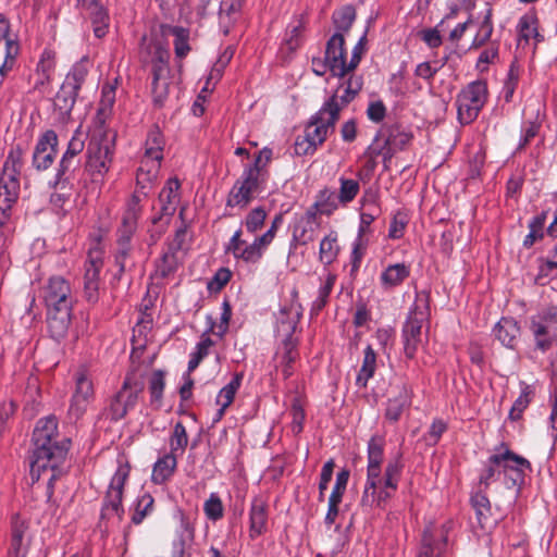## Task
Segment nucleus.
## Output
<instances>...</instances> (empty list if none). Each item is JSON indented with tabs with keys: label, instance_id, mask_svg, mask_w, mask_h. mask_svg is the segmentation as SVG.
<instances>
[{
	"label": "nucleus",
	"instance_id": "052dcab7",
	"mask_svg": "<svg viewBox=\"0 0 557 557\" xmlns=\"http://www.w3.org/2000/svg\"><path fill=\"white\" fill-rule=\"evenodd\" d=\"M267 216L268 213L263 207H256L247 213L242 225L246 227L249 234H255L263 226Z\"/></svg>",
	"mask_w": 557,
	"mask_h": 557
},
{
	"label": "nucleus",
	"instance_id": "4d7b16f0",
	"mask_svg": "<svg viewBox=\"0 0 557 557\" xmlns=\"http://www.w3.org/2000/svg\"><path fill=\"white\" fill-rule=\"evenodd\" d=\"M339 182V190H338V201L341 205L346 206L350 203L359 194L360 184L357 180L346 178L341 176L338 178Z\"/></svg>",
	"mask_w": 557,
	"mask_h": 557
},
{
	"label": "nucleus",
	"instance_id": "aec40b11",
	"mask_svg": "<svg viewBox=\"0 0 557 557\" xmlns=\"http://www.w3.org/2000/svg\"><path fill=\"white\" fill-rule=\"evenodd\" d=\"M58 136L54 131H46L37 140L33 153V166L37 171H45L51 166L55 158Z\"/></svg>",
	"mask_w": 557,
	"mask_h": 557
},
{
	"label": "nucleus",
	"instance_id": "3c124183",
	"mask_svg": "<svg viewBox=\"0 0 557 557\" xmlns=\"http://www.w3.org/2000/svg\"><path fill=\"white\" fill-rule=\"evenodd\" d=\"M188 434L182 422H176L170 435L169 446L170 454L175 456L183 455L188 445Z\"/></svg>",
	"mask_w": 557,
	"mask_h": 557
},
{
	"label": "nucleus",
	"instance_id": "473e14b6",
	"mask_svg": "<svg viewBox=\"0 0 557 557\" xmlns=\"http://www.w3.org/2000/svg\"><path fill=\"white\" fill-rule=\"evenodd\" d=\"M164 145L165 140L161 129L158 126H152L147 133L141 159L162 162Z\"/></svg>",
	"mask_w": 557,
	"mask_h": 557
},
{
	"label": "nucleus",
	"instance_id": "bb28decb",
	"mask_svg": "<svg viewBox=\"0 0 557 557\" xmlns=\"http://www.w3.org/2000/svg\"><path fill=\"white\" fill-rule=\"evenodd\" d=\"M268 505L261 497H253L249 508V537L256 540L267 532Z\"/></svg>",
	"mask_w": 557,
	"mask_h": 557
},
{
	"label": "nucleus",
	"instance_id": "72a5a7b5",
	"mask_svg": "<svg viewBox=\"0 0 557 557\" xmlns=\"http://www.w3.org/2000/svg\"><path fill=\"white\" fill-rule=\"evenodd\" d=\"M517 32L519 40L528 44L531 39L535 45L544 40V36L539 32V18L535 12H528L523 14L517 24Z\"/></svg>",
	"mask_w": 557,
	"mask_h": 557
},
{
	"label": "nucleus",
	"instance_id": "6ab92c4d",
	"mask_svg": "<svg viewBox=\"0 0 557 557\" xmlns=\"http://www.w3.org/2000/svg\"><path fill=\"white\" fill-rule=\"evenodd\" d=\"M302 317V307L297 301L280 309L276 317L275 334L277 339L298 338L295 332Z\"/></svg>",
	"mask_w": 557,
	"mask_h": 557
},
{
	"label": "nucleus",
	"instance_id": "603ef678",
	"mask_svg": "<svg viewBox=\"0 0 557 557\" xmlns=\"http://www.w3.org/2000/svg\"><path fill=\"white\" fill-rule=\"evenodd\" d=\"M493 30L492 9H487L480 24V28L470 45V49L472 50L484 47L491 40Z\"/></svg>",
	"mask_w": 557,
	"mask_h": 557
},
{
	"label": "nucleus",
	"instance_id": "c03bdc74",
	"mask_svg": "<svg viewBox=\"0 0 557 557\" xmlns=\"http://www.w3.org/2000/svg\"><path fill=\"white\" fill-rule=\"evenodd\" d=\"M341 202L338 201V197L334 190L330 188L321 189L317 197L313 206L310 209H313L317 213L330 215L337 208Z\"/></svg>",
	"mask_w": 557,
	"mask_h": 557
},
{
	"label": "nucleus",
	"instance_id": "2eb2a0df",
	"mask_svg": "<svg viewBox=\"0 0 557 557\" xmlns=\"http://www.w3.org/2000/svg\"><path fill=\"white\" fill-rule=\"evenodd\" d=\"M451 528V521L443 523L440 528L433 523L425 527L418 557H445Z\"/></svg>",
	"mask_w": 557,
	"mask_h": 557
},
{
	"label": "nucleus",
	"instance_id": "49530a36",
	"mask_svg": "<svg viewBox=\"0 0 557 557\" xmlns=\"http://www.w3.org/2000/svg\"><path fill=\"white\" fill-rule=\"evenodd\" d=\"M232 317V308L227 300H224L221 306V315L220 322L216 323L211 315H207V332H210L216 335L219 338H222L227 330L228 323Z\"/></svg>",
	"mask_w": 557,
	"mask_h": 557
},
{
	"label": "nucleus",
	"instance_id": "f704fd0d",
	"mask_svg": "<svg viewBox=\"0 0 557 557\" xmlns=\"http://www.w3.org/2000/svg\"><path fill=\"white\" fill-rule=\"evenodd\" d=\"M177 467V456L166 453L159 457L152 467L151 481L154 484H164L174 474Z\"/></svg>",
	"mask_w": 557,
	"mask_h": 557
},
{
	"label": "nucleus",
	"instance_id": "0e129e2a",
	"mask_svg": "<svg viewBox=\"0 0 557 557\" xmlns=\"http://www.w3.org/2000/svg\"><path fill=\"white\" fill-rule=\"evenodd\" d=\"M146 198L147 197H144L141 191L135 190V193L131 196V198L126 202V209L123 213L122 219L138 223V219L141 214V202Z\"/></svg>",
	"mask_w": 557,
	"mask_h": 557
},
{
	"label": "nucleus",
	"instance_id": "5fc2aeb1",
	"mask_svg": "<svg viewBox=\"0 0 557 557\" xmlns=\"http://www.w3.org/2000/svg\"><path fill=\"white\" fill-rule=\"evenodd\" d=\"M243 379V373H235L232 380L220 389L216 396V404L219 406L227 408L233 403L235 394L242 385Z\"/></svg>",
	"mask_w": 557,
	"mask_h": 557
},
{
	"label": "nucleus",
	"instance_id": "bf43d9fd",
	"mask_svg": "<svg viewBox=\"0 0 557 557\" xmlns=\"http://www.w3.org/2000/svg\"><path fill=\"white\" fill-rule=\"evenodd\" d=\"M109 110H104L102 108H98L96 115L91 122V135L90 136H100L101 138H114L115 134L107 128L106 123L107 119L110 115Z\"/></svg>",
	"mask_w": 557,
	"mask_h": 557
},
{
	"label": "nucleus",
	"instance_id": "6e6552de",
	"mask_svg": "<svg viewBox=\"0 0 557 557\" xmlns=\"http://www.w3.org/2000/svg\"><path fill=\"white\" fill-rule=\"evenodd\" d=\"M262 185L263 180L256 166H245L227 194L225 209L245 210L263 189Z\"/></svg>",
	"mask_w": 557,
	"mask_h": 557
},
{
	"label": "nucleus",
	"instance_id": "9b49d317",
	"mask_svg": "<svg viewBox=\"0 0 557 557\" xmlns=\"http://www.w3.org/2000/svg\"><path fill=\"white\" fill-rule=\"evenodd\" d=\"M243 228L239 227L234 232L228 243L226 244L225 250L231 253L236 260H242L245 263H258L267 248V237L256 236L252 243L248 244L242 239Z\"/></svg>",
	"mask_w": 557,
	"mask_h": 557
},
{
	"label": "nucleus",
	"instance_id": "37998d69",
	"mask_svg": "<svg viewBox=\"0 0 557 557\" xmlns=\"http://www.w3.org/2000/svg\"><path fill=\"white\" fill-rule=\"evenodd\" d=\"M20 177L1 174L0 175V203L12 206L20 196Z\"/></svg>",
	"mask_w": 557,
	"mask_h": 557
},
{
	"label": "nucleus",
	"instance_id": "58836bf2",
	"mask_svg": "<svg viewBox=\"0 0 557 557\" xmlns=\"http://www.w3.org/2000/svg\"><path fill=\"white\" fill-rule=\"evenodd\" d=\"M306 23L307 21L305 14H297L292 17V21L286 27L285 36L283 39L287 50L295 51L301 46Z\"/></svg>",
	"mask_w": 557,
	"mask_h": 557
},
{
	"label": "nucleus",
	"instance_id": "4468645a",
	"mask_svg": "<svg viewBox=\"0 0 557 557\" xmlns=\"http://www.w3.org/2000/svg\"><path fill=\"white\" fill-rule=\"evenodd\" d=\"M339 78L341 82L333 94L322 103L326 111L335 112V117L339 120L341 111L347 107L360 92L362 88V78L351 75L348 78Z\"/></svg>",
	"mask_w": 557,
	"mask_h": 557
},
{
	"label": "nucleus",
	"instance_id": "69168bd1",
	"mask_svg": "<svg viewBox=\"0 0 557 557\" xmlns=\"http://www.w3.org/2000/svg\"><path fill=\"white\" fill-rule=\"evenodd\" d=\"M203 512L206 517L215 522L223 517L224 508L218 493H211L203 504Z\"/></svg>",
	"mask_w": 557,
	"mask_h": 557
},
{
	"label": "nucleus",
	"instance_id": "a878e982",
	"mask_svg": "<svg viewBox=\"0 0 557 557\" xmlns=\"http://www.w3.org/2000/svg\"><path fill=\"white\" fill-rule=\"evenodd\" d=\"M319 222L317 212L308 209L295 223L293 227V243L307 245L314 239Z\"/></svg>",
	"mask_w": 557,
	"mask_h": 557
},
{
	"label": "nucleus",
	"instance_id": "a211bd4d",
	"mask_svg": "<svg viewBox=\"0 0 557 557\" xmlns=\"http://www.w3.org/2000/svg\"><path fill=\"white\" fill-rule=\"evenodd\" d=\"M44 300L47 308L73 307L74 298L67 280L63 276H51L44 288Z\"/></svg>",
	"mask_w": 557,
	"mask_h": 557
},
{
	"label": "nucleus",
	"instance_id": "39448f33",
	"mask_svg": "<svg viewBox=\"0 0 557 557\" xmlns=\"http://www.w3.org/2000/svg\"><path fill=\"white\" fill-rule=\"evenodd\" d=\"M430 315V293L421 290L416 294V299L410 308L403 326L404 352L408 359L416 356L421 342L422 326Z\"/></svg>",
	"mask_w": 557,
	"mask_h": 557
},
{
	"label": "nucleus",
	"instance_id": "393cba45",
	"mask_svg": "<svg viewBox=\"0 0 557 557\" xmlns=\"http://www.w3.org/2000/svg\"><path fill=\"white\" fill-rule=\"evenodd\" d=\"M144 50L150 57L152 79L159 81L169 77V51L159 42H149L144 47ZM146 61L148 62V60Z\"/></svg>",
	"mask_w": 557,
	"mask_h": 557
},
{
	"label": "nucleus",
	"instance_id": "864d4df0",
	"mask_svg": "<svg viewBox=\"0 0 557 557\" xmlns=\"http://www.w3.org/2000/svg\"><path fill=\"white\" fill-rule=\"evenodd\" d=\"M409 221L410 218L405 210H397L394 212L389 222L387 238L392 240L403 238Z\"/></svg>",
	"mask_w": 557,
	"mask_h": 557
},
{
	"label": "nucleus",
	"instance_id": "4be33fe9",
	"mask_svg": "<svg viewBox=\"0 0 557 557\" xmlns=\"http://www.w3.org/2000/svg\"><path fill=\"white\" fill-rule=\"evenodd\" d=\"M73 307L47 308V323L50 336L59 342L70 329Z\"/></svg>",
	"mask_w": 557,
	"mask_h": 557
},
{
	"label": "nucleus",
	"instance_id": "9d476101",
	"mask_svg": "<svg viewBox=\"0 0 557 557\" xmlns=\"http://www.w3.org/2000/svg\"><path fill=\"white\" fill-rule=\"evenodd\" d=\"M141 392V386L133 383L131 377H126L120 391L111 398L109 405L104 408L103 414L110 421L117 422L122 420L137 403Z\"/></svg>",
	"mask_w": 557,
	"mask_h": 557
},
{
	"label": "nucleus",
	"instance_id": "680f3d73",
	"mask_svg": "<svg viewBox=\"0 0 557 557\" xmlns=\"http://www.w3.org/2000/svg\"><path fill=\"white\" fill-rule=\"evenodd\" d=\"M103 265V261L99 253L92 256L89 252L88 260L85 262L84 282L86 283H98L100 284V272Z\"/></svg>",
	"mask_w": 557,
	"mask_h": 557
},
{
	"label": "nucleus",
	"instance_id": "f3484780",
	"mask_svg": "<svg viewBox=\"0 0 557 557\" xmlns=\"http://www.w3.org/2000/svg\"><path fill=\"white\" fill-rule=\"evenodd\" d=\"M337 121L335 112L326 111L325 108L321 107L311 115L304 135L317 147H320L326 140L329 134L335 131Z\"/></svg>",
	"mask_w": 557,
	"mask_h": 557
},
{
	"label": "nucleus",
	"instance_id": "8fccbe9b",
	"mask_svg": "<svg viewBox=\"0 0 557 557\" xmlns=\"http://www.w3.org/2000/svg\"><path fill=\"white\" fill-rule=\"evenodd\" d=\"M520 65L515 60L510 63L506 79L504 81L503 88H502V97L505 100V102L509 103L512 101L515 91L517 89L519 78H520Z\"/></svg>",
	"mask_w": 557,
	"mask_h": 557
},
{
	"label": "nucleus",
	"instance_id": "79ce46f5",
	"mask_svg": "<svg viewBox=\"0 0 557 557\" xmlns=\"http://www.w3.org/2000/svg\"><path fill=\"white\" fill-rule=\"evenodd\" d=\"M88 72L89 59L87 57H83L79 61L73 64L62 84L66 85L67 87H73L75 91L79 92L83 84L86 81Z\"/></svg>",
	"mask_w": 557,
	"mask_h": 557
},
{
	"label": "nucleus",
	"instance_id": "5701e85b",
	"mask_svg": "<svg viewBox=\"0 0 557 557\" xmlns=\"http://www.w3.org/2000/svg\"><path fill=\"white\" fill-rule=\"evenodd\" d=\"M180 187L181 183L177 178H169L159 194L161 215L152 220L153 223L166 218V223L176 211V206L180 201Z\"/></svg>",
	"mask_w": 557,
	"mask_h": 557
},
{
	"label": "nucleus",
	"instance_id": "412c9836",
	"mask_svg": "<svg viewBox=\"0 0 557 557\" xmlns=\"http://www.w3.org/2000/svg\"><path fill=\"white\" fill-rule=\"evenodd\" d=\"M325 58L329 61L332 75L343 78L345 76V59L347 58V52L344 35L342 33H334L327 40Z\"/></svg>",
	"mask_w": 557,
	"mask_h": 557
},
{
	"label": "nucleus",
	"instance_id": "ddd939ff",
	"mask_svg": "<svg viewBox=\"0 0 557 557\" xmlns=\"http://www.w3.org/2000/svg\"><path fill=\"white\" fill-rule=\"evenodd\" d=\"M94 398L92 381L86 370L82 369L75 373V387L67 410L69 418L74 421L81 419L86 413Z\"/></svg>",
	"mask_w": 557,
	"mask_h": 557
},
{
	"label": "nucleus",
	"instance_id": "a18cd8bd",
	"mask_svg": "<svg viewBox=\"0 0 557 557\" xmlns=\"http://www.w3.org/2000/svg\"><path fill=\"white\" fill-rule=\"evenodd\" d=\"M470 503L475 511L478 523L484 527L491 518V502L486 496L485 490L474 492L470 497Z\"/></svg>",
	"mask_w": 557,
	"mask_h": 557
},
{
	"label": "nucleus",
	"instance_id": "09e8293b",
	"mask_svg": "<svg viewBox=\"0 0 557 557\" xmlns=\"http://www.w3.org/2000/svg\"><path fill=\"white\" fill-rule=\"evenodd\" d=\"M23 154L24 149L21 145L12 146L4 160L1 174L20 177L23 166Z\"/></svg>",
	"mask_w": 557,
	"mask_h": 557
},
{
	"label": "nucleus",
	"instance_id": "c9c22d12",
	"mask_svg": "<svg viewBox=\"0 0 557 557\" xmlns=\"http://www.w3.org/2000/svg\"><path fill=\"white\" fill-rule=\"evenodd\" d=\"M78 92L73 87L62 84L53 99V108L61 121L70 117L76 102Z\"/></svg>",
	"mask_w": 557,
	"mask_h": 557
},
{
	"label": "nucleus",
	"instance_id": "338daca9",
	"mask_svg": "<svg viewBox=\"0 0 557 557\" xmlns=\"http://www.w3.org/2000/svg\"><path fill=\"white\" fill-rule=\"evenodd\" d=\"M171 33L174 36L175 54L178 58L186 57L190 50V47L188 44V39H189L188 29H186L184 27L175 26L172 28Z\"/></svg>",
	"mask_w": 557,
	"mask_h": 557
},
{
	"label": "nucleus",
	"instance_id": "f257e3e1",
	"mask_svg": "<svg viewBox=\"0 0 557 557\" xmlns=\"http://www.w3.org/2000/svg\"><path fill=\"white\" fill-rule=\"evenodd\" d=\"M58 420L48 416L37 421L33 432V450L29 456V475L32 483L46 482L47 500L53 496V482L65 473V459L70 440L58 443Z\"/></svg>",
	"mask_w": 557,
	"mask_h": 557
},
{
	"label": "nucleus",
	"instance_id": "c85d7f7f",
	"mask_svg": "<svg viewBox=\"0 0 557 557\" xmlns=\"http://www.w3.org/2000/svg\"><path fill=\"white\" fill-rule=\"evenodd\" d=\"M161 168V162L140 160V165L136 173V190L141 191L144 197H148L149 190L156 183Z\"/></svg>",
	"mask_w": 557,
	"mask_h": 557
},
{
	"label": "nucleus",
	"instance_id": "774afa93",
	"mask_svg": "<svg viewBox=\"0 0 557 557\" xmlns=\"http://www.w3.org/2000/svg\"><path fill=\"white\" fill-rule=\"evenodd\" d=\"M153 502V497L148 493H145L137 498L135 510L132 516V522L134 524L141 523L145 517L152 510Z\"/></svg>",
	"mask_w": 557,
	"mask_h": 557
},
{
	"label": "nucleus",
	"instance_id": "f8f14e48",
	"mask_svg": "<svg viewBox=\"0 0 557 557\" xmlns=\"http://www.w3.org/2000/svg\"><path fill=\"white\" fill-rule=\"evenodd\" d=\"M50 187L58 190H72L88 188L89 182L84 170H81L79 159L61 158L54 178L49 183Z\"/></svg>",
	"mask_w": 557,
	"mask_h": 557
},
{
	"label": "nucleus",
	"instance_id": "de8ad7c7",
	"mask_svg": "<svg viewBox=\"0 0 557 557\" xmlns=\"http://www.w3.org/2000/svg\"><path fill=\"white\" fill-rule=\"evenodd\" d=\"M336 276L332 273H327L325 280L321 283L315 299L312 301L310 314H318L329 302L330 295L333 290Z\"/></svg>",
	"mask_w": 557,
	"mask_h": 557
},
{
	"label": "nucleus",
	"instance_id": "13d9d810",
	"mask_svg": "<svg viewBox=\"0 0 557 557\" xmlns=\"http://www.w3.org/2000/svg\"><path fill=\"white\" fill-rule=\"evenodd\" d=\"M178 267L177 251L168 248L156 264V272L162 278L174 273Z\"/></svg>",
	"mask_w": 557,
	"mask_h": 557
},
{
	"label": "nucleus",
	"instance_id": "e433bc0d",
	"mask_svg": "<svg viewBox=\"0 0 557 557\" xmlns=\"http://www.w3.org/2000/svg\"><path fill=\"white\" fill-rule=\"evenodd\" d=\"M520 394L513 401L508 419L510 421H519L522 418L524 410L529 407L535 397L536 387L534 384H528L524 381L519 382Z\"/></svg>",
	"mask_w": 557,
	"mask_h": 557
},
{
	"label": "nucleus",
	"instance_id": "423d86ee",
	"mask_svg": "<svg viewBox=\"0 0 557 557\" xmlns=\"http://www.w3.org/2000/svg\"><path fill=\"white\" fill-rule=\"evenodd\" d=\"M129 476L128 463H120L112 475L107 492L103 496L100 520L107 524L119 523L124 516L123 492Z\"/></svg>",
	"mask_w": 557,
	"mask_h": 557
},
{
	"label": "nucleus",
	"instance_id": "7c9ffc66",
	"mask_svg": "<svg viewBox=\"0 0 557 557\" xmlns=\"http://www.w3.org/2000/svg\"><path fill=\"white\" fill-rule=\"evenodd\" d=\"M244 0H222L219 9V27L224 36L230 34L232 26L238 21Z\"/></svg>",
	"mask_w": 557,
	"mask_h": 557
},
{
	"label": "nucleus",
	"instance_id": "ea45409f",
	"mask_svg": "<svg viewBox=\"0 0 557 557\" xmlns=\"http://www.w3.org/2000/svg\"><path fill=\"white\" fill-rule=\"evenodd\" d=\"M339 252L338 234L331 230L320 242L319 261L324 265H330L337 259Z\"/></svg>",
	"mask_w": 557,
	"mask_h": 557
},
{
	"label": "nucleus",
	"instance_id": "dca6fc26",
	"mask_svg": "<svg viewBox=\"0 0 557 557\" xmlns=\"http://www.w3.org/2000/svg\"><path fill=\"white\" fill-rule=\"evenodd\" d=\"M32 539L29 521L15 513L11 519L7 557H27Z\"/></svg>",
	"mask_w": 557,
	"mask_h": 557
},
{
	"label": "nucleus",
	"instance_id": "20e7f679",
	"mask_svg": "<svg viewBox=\"0 0 557 557\" xmlns=\"http://www.w3.org/2000/svg\"><path fill=\"white\" fill-rule=\"evenodd\" d=\"M114 153V138L90 136L86 149L84 175L87 176L92 189L100 190L104 183V177L112 166Z\"/></svg>",
	"mask_w": 557,
	"mask_h": 557
},
{
	"label": "nucleus",
	"instance_id": "2f4dec72",
	"mask_svg": "<svg viewBox=\"0 0 557 557\" xmlns=\"http://www.w3.org/2000/svg\"><path fill=\"white\" fill-rule=\"evenodd\" d=\"M410 275V267L404 262L387 265L380 274V284L384 290L401 285Z\"/></svg>",
	"mask_w": 557,
	"mask_h": 557
},
{
	"label": "nucleus",
	"instance_id": "4c0bfd02",
	"mask_svg": "<svg viewBox=\"0 0 557 557\" xmlns=\"http://www.w3.org/2000/svg\"><path fill=\"white\" fill-rule=\"evenodd\" d=\"M411 404L410 392L406 385L399 387L395 397L388 398L385 409V418L391 422H397L404 410Z\"/></svg>",
	"mask_w": 557,
	"mask_h": 557
},
{
	"label": "nucleus",
	"instance_id": "c756f323",
	"mask_svg": "<svg viewBox=\"0 0 557 557\" xmlns=\"http://www.w3.org/2000/svg\"><path fill=\"white\" fill-rule=\"evenodd\" d=\"M83 7L89 14L95 37L99 39L103 38L108 34L110 26V15L107 8L100 4L97 0H90Z\"/></svg>",
	"mask_w": 557,
	"mask_h": 557
},
{
	"label": "nucleus",
	"instance_id": "6e6d98bb",
	"mask_svg": "<svg viewBox=\"0 0 557 557\" xmlns=\"http://www.w3.org/2000/svg\"><path fill=\"white\" fill-rule=\"evenodd\" d=\"M333 23L336 27L335 33H342L343 35L347 33L352 26L356 20V11L354 7L346 5L341 10L333 13Z\"/></svg>",
	"mask_w": 557,
	"mask_h": 557
},
{
	"label": "nucleus",
	"instance_id": "0eeeda50",
	"mask_svg": "<svg viewBox=\"0 0 557 557\" xmlns=\"http://www.w3.org/2000/svg\"><path fill=\"white\" fill-rule=\"evenodd\" d=\"M488 97L487 83L476 79L467 84L457 95L458 121L462 125L472 123L485 106Z\"/></svg>",
	"mask_w": 557,
	"mask_h": 557
},
{
	"label": "nucleus",
	"instance_id": "b1692460",
	"mask_svg": "<svg viewBox=\"0 0 557 557\" xmlns=\"http://www.w3.org/2000/svg\"><path fill=\"white\" fill-rule=\"evenodd\" d=\"M277 343L275 359L282 368L284 379H288L294 374L293 364L299 358V338L277 339Z\"/></svg>",
	"mask_w": 557,
	"mask_h": 557
},
{
	"label": "nucleus",
	"instance_id": "e2e57ef3",
	"mask_svg": "<svg viewBox=\"0 0 557 557\" xmlns=\"http://www.w3.org/2000/svg\"><path fill=\"white\" fill-rule=\"evenodd\" d=\"M499 54V44L493 41L488 47L483 49L476 60L475 69L479 72H485L488 69V65L494 63L498 59Z\"/></svg>",
	"mask_w": 557,
	"mask_h": 557
},
{
	"label": "nucleus",
	"instance_id": "1a4fd4ad",
	"mask_svg": "<svg viewBox=\"0 0 557 557\" xmlns=\"http://www.w3.org/2000/svg\"><path fill=\"white\" fill-rule=\"evenodd\" d=\"M535 347L545 352L557 343V309L546 308L530 319Z\"/></svg>",
	"mask_w": 557,
	"mask_h": 557
},
{
	"label": "nucleus",
	"instance_id": "f03ea898",
	"mask_svg": "<svg viewBox=\"0 0 557 557\" xmlns=\"http://www.w3.org/2000/svg\"><path fill=\"white\" fill-rule=\"evenodd\" d=\"M385 438L373 435L367 444V475L360 504L362 507H380L397 491L405 462L400 453L389 458L382 470Z\"/></svg>",
	"mask_w": 557,
	"mask_h": 557
},
{
	"label": "nucleus",
	"instance_id": "7ed1b4c3",
	"mask_svg": "<svg viewBox=\"0 0 557 557\" xmlns=\"http://www.w3.org/2000/svg\"><path fill=\"white\" fill-rule=\"evenodd\" d=\"M531 470V462L527 458L512 451L507 443L500 442L482 463L479 485L488 488L492 483L503 480L505 487L515 490L518 496L527 472Z\"/></svg>",
	"mask_w": 557,
	"mask_h": 557
},
{
	"label": "nucleus",
	"instance_id": "cd10ccee",
	"mask_svg": "<svg viewBox=\"0 0 557 557\" xmlns=\"http://www.w3.org/2000/svg\"><path fill=\"white\" fill-rule=\"evenodd\" d=\"M494 337L506 348L515 349L521 333L518 321L511 317H503L493 327Z\"/></svg>",
	"mask_w": 557,
	"mask_h": 557
},
{
	"label": "nucleus",
	"instance_id": "a19ab883",
	"mask_svg": "<svg viewBox=\"0 0 557 557\" xmlns=\"http://www.w3.org/2000/svg\"><path fill=\"white\" fill-rule=\"evenodd\" d=\"M376 370V354L371 345H368L364 349V356L361 368L356 377V385L359 388H366L368 382L373 377Z\"/></svg>",
	"mask_w": 557,
	"mask_h": 557
}]
</instances>
